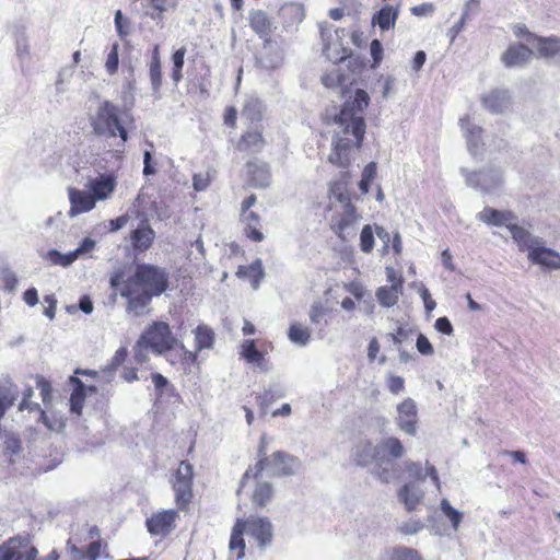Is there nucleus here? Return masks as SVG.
Here are the masks:
<instances>
[{
  "mask_svg": "<svg viewBox=\"0 0 560 560\" xmlns=\"http://www.w3.org/2000/svg\"><path fill=\"white\" fill-rule=\"evenodd\" d=\"M18 398L19 393L16 389L0 384V420L3 418L7 410L14 405Z\"/></svg>",
  "mask_w": 560,
  "mask_h": 560,
  "instance_id": "44",
  "label": "nucleus"
},
{
  "mask_svg": "<svg viewBox=\"0 0 560 560\" xmlns=\"http://www.w3.org/2000/svg\"><path fill=\"white\" fill-rule=\"evenodd\" d=\"M347 176H348V173L342 172L341 178L338 180L331 182L329 185V198L331 200L334 199L342 205H345L346 202H350L349 196H348V188H347L348 184L346 180Z\"/></svg>",
  "mask_w": 560,
  "mask_h": 560,
  "instance_id": "38",
  "label": "nucleus"
},
{
  "mask_svg": "<svg viewBox=\"0 0 560 560\" xmlns=\"http://www.w3.org/2000/svg\"><path fill=\"white\" fill-rule=\"evenodd\" d=\"M43 258L55 266L68 267L72 262L75 261V255L71 254V252L67 254H61L57 249L48 250Z\"/></svg>",
  "mask_w": 560,
  "mask_h": 560,
  "instance_id": "45",
  "label": "nucleus"
},
{
  "mask_svg": "<svg viewBox=\"0 0 560 560\" xmlns=\"http://www.w3.org/2000/svg\"><path fill=\"white\" fill-rule=\"evenodd\" d=\"M210 184V176L208 173H199L195 174L192 178V186L195 190L202 191L205 190Z\"/></svg>",
  "mask_w": 560,
  "mask_h": 560,
  "instance_id": "59",
  "label": "nucleus"
},
{
  "mask_svg": "<svg viewBox=\"0 0 560 560\" xmlns=\"http://www.w3.org/2000/svg\"><path fill=\"white\" fill-rule=\"evenodd\" d=\"M248 172L255 186L266 187L269 185L270 174L265 163H248Z\"/></svg>",
  "mask_w": 560,
  "mask_h": 560,
  "instance_id": "40",
  "label": "nucleus"
},
{
  "mask_svg": "<svg viewBox=\"0 0 560 560\" xmlns=\"http://www.w3.org/2000/svg\"><path fill=\"white\" fill-rule=\"evenodd\" d=\"M150 350V347L147 343L141 342V338L137 341L133 351H135V359L138 363H143L148 360V351Z\"/></svg>",
  "mask_w": 560,
  "mask_h": 560,
  "instance_id": "57",
  "label": "nucleus"
},
{
  "mask_svg": "<svg viewBox=\"0 0 560 560\" xmlns=\"http://www.w3.org/2000/svg\"><path fill=\"white\" fill-rule=\"evenodd\" d=\"M425 470H423L421 464L418 462H405V470L408 472L409 477L417 481H422L427 476H429L435 487L440 490L441 485L435 467L430 465L428 462L425 463Z\"/></svg>",
  "mask_w": 560,
  "mask_h": 560,
  "instance_id": "26",
  "label": "nucleus"
},
{
  "mask_svg": "<svg viewBox=\"0 0 560 560\" xmlns=\"http://www.w3.org/2000/svg\"><path fill=\"white\" fill-rule=\"evenodd\" d=\"M127 354H128V352H127L126 348H124V347L119 348L115 352L114 357L110 360V363L106 366V369L104 371L112 374L118 366H120L125 362Z\"/></svg>",
  "mask_w": 560,
  "mask_h": 560,
  "instance_id": "55",
  "label": "nucleus"
},
{
  "mask_svg": "<svg viewBox=\"0 0 560 560\" xmlns=\"http://www.w3.org/2000/svg\"><path fill=\"white\" fill-rule=\"evenodd\" d=\"M358 214L351 202L342 205V211L334 217L331 228L342 240L355 235Z\"/></svg>",
  "mask_w": 560,
  "mask_h": 560,
  "instance_id": "14",
  "label": "nucleus"
},
{
  "mask_svg": "<svg viewBox=\"0 0 560 560\" xmlns=\"http://www.w3.org/2000/svg\"><path fill=\"white\" fill-rule=\"evenodd\" d=\"M70 200L69 217L73 218L84 212H89L95 207V200L89 190H81L77 188H68Z\"/></svg>",
  "mask_w": 560,
  "mask_h": 560,
  "instance_id": "17",
  "label": "nucleus"
},
{
  "mask_svg": "<svg viewBox=\"0 0 560 560\" xmlns=\"http://www.w3.org/2000/svg\"><path fill=\"white\" fill-rule=\"evenodd\" d=\"M477 219L488 225L493 226H506L510 231L512 238L514 240V228L524 229L521 225L514 223L516 217L512 211L498 210L486 206L480 212L477 213Z\"/></svg>",
  "mask_w": 560,
  "mask_h": 560,
  "instance_id": "13",
  "label": "nucleus"
},
{
  "mask_svg": "<svg viewBox=\"0 0 560 560\" xmlns=\"http://www.w3.org/2000/svg\"><path fill=\"white\" fill-rule=\"evenodd\" d=\"M435 329L444 335H452L453 325L447 317H439L434 324Z\"/></svg>",
  "mask_w": 560,
  "mask_h": 560,
  "instance_id": "62",
  "label": "nucleus"
},
{
  "mask_svg": "<svg viewBox=\"0 0 560 560\" xmlns=\"http://www.w3.org/2000/svg\"><path fill=\"white\" fill-rule=\"evenodd\" d=\"M242 355L252 364L258 366L261 371H268V364L264 354L257 350L255 341L247 339L242 343Z\"/></svg>",
  "mask_w": 560,
  "mask_h": 560,
  "instance_id": "32",
  "label": "nucleus"
},
{
  "mask_svg": "<svg viewBox=\"0 0 560 560\" xmlns=\"http://www.w3.org/2000/svg\"><path fill=\"white\" fill-rule=\"evenodd\" d=\"M19 283L16 275L12 271L3 273V289L8 292H13Z\"/></svg>",
  "mask_w": 560,
  "mask_h": 560,
  "instance_id": "61",
  "label": "nucleus"
},
{
  "mask_svg": "<svg viewBox=\"0 0 560 560\" xmlns=\"http://www.w3.org/2000/svg\"><path fill=\"white\" fill-rule=\"evenodd\" d=\"M127 112L121 109L109 101H104L97 107L95 116L92 118L91 126L93 132L100 137L115 138L119 136L122 143L128 140V131L125 127Z\"/></svg>",
  "mask_w": 560,
  "mask_h": 560,
  "instance_id": "5",
  "label": "nucleus"
},
{
  "mask_svg": "<svg viewBox=\"0 0 560 560\" xmlns=\"http://www.w3.org/2000/svg\"><path fill=\"white\" fill-rule=\"evenodd\" d=\"M151 378L154 384L156 394L161 396L163 394V389L168 385L167 378L160 373H153Z\"/></svg>",
  "mask_w": 560,
  "mask_h": 560,
  "instance_id": "64",
  "label": "nucleus"
},
{
  "mask_svg": "<svg viewBox=\"0 0 560 560\" xmlns=\"http://www.w3.org/2000/svg\"><path fill=\"white\" fill-rule=\"evenodd\" d=\"M236 275L238 278L249 280L253 289L256 290L259 287L260 280L265 276V271L260 259H257L250 265L241 266Z\"/></svg>",
  "mask_w": 560,
  "mask_h": 560,
  "instance_id": "31",
  "label": "nucleus"
},
{
  "mask_svg": "<svg viewBox=\"0 0 560 560\" xmlns=\"http://www.w3.org/2000/svg\"><path fill=\"white\" fill-rule=\"evenodd\" d=\"M441 511L450 520L453 528L457 530L463 518V513L454 509L447 499L441 501Z\"/></svg>",
  "mask_w": 560,
  "mask_h": 560,
  "instance_id": "47",
  "label": "nucleus"
},
{
  "mask_svg": "<svg viewBox=\"0 0 560 560\" xmlns=\"http://www.w3.org/2000/svg\"><path fill=\"white\" fill-rule=\"evenodd\" d=\"M483 107L492 114H502L512 105V96L508 90L494 89L480 97Z\"/></svg>",
  "mask_w": 560,
  "mask_h": 560,
  "instance_id": "16",
  "label": "nucleus"
},
{
  "mask_svg": "<svg viewBox=\"0 0 560 560\" xmlns=\"http://www.w3.org/2000/svg\"><path fill=\"white\" fill-rule=\"evenodd\" d=\"M369 104L370 96L362 89H357L354 95L343 103L339 115L335 118L337 127L334 131V148L328 156L330 163L342 168L349 166L351 150L354 147L359 148L364 138L363 113Z\"/></svg>",
  "mask_w": 560,
  "mask_h": 560,
  "instance_id": "1",
  "label": "nucleus"
},
{
  "mask_svg": "<svg viewBox=\"0 0 560 560\" xmlns=\"http://www.w3.org/2000/svg\"><path fill=\"white\" fill-rule=\"evenodd\" d=\"M155 232L149 224L148 219H142L138 226L131 232L130 241L135 250L144 252L153 243Z\"/></svg>",
  "mask_w": 560,
  "mask_h": 560,
  "instance_id": "20",
  "label": "nucleus"
},
{
  "mask_svg": "<svg viewBox=\"0 0 560 560\" xmlns=\"http://www.w3.org/2000/svg\"><path fill=\"white\" fill-rule=\"evenodd\" d=\"M265 438H261V446L259 450L260 459L254 468H249L245 471L241 483L242 488L250 477L256 478L264 469L268 470L272 476H291L299 468L300 463L298 458L284 452L277 451L270 458L266 457V454L262 453Z\"/></svg>",
  "mask_w": 560,
  "mask_h": 560,
  "instance_id": "6",
  "label": "nucleus"
},
{
  "mask_svg": "<svg viewBox=\"0 0 560 560\" xmlns=\"http://www.w3.org/2000/svg\"><path fill=\"white\" fill-rule=\"evenodd\" d=\"M245 532V523L244 520H237L232 528L231 539H230V549L232 551L238 550L237 559H242L245 556V541L243 538V534Z\"/></svg>",
  "mask_w": 560,
  "mask_h": 560,
  "instance_id": "36",
  "label": "nucleus"
},
{
  "mask_svg": "<svg viewBox=\"0 0 560 560\" xmlns=\"http://www.w3.org/2000/svg\"><path fill=\"white\" fill-rule=\"evenodd\" d=\"M196 350L210 349L213 346L214 332L205 325H199L195 329Z\"/></svg>",
  "mask_w": 560,
  "mask_h": 560,
  "instance_id": "41",
  "label": "nucleus"
},
{
  "mask_svg": "<svg viewBox=\"0 0 560 560\" xmlns=\"http://www.w3.org/2000/svg\"><path fill=\"white\" fill-rule=\"evenodd\" d=\"M116 187V180L112 175H100L91 179L88 184L89 191L95 202L107 199Z\"/></svg>",
  "mask_w": 560,
  "mask_h": 560,
  "instance_id": "21",
  "label": "nucleus"
},
{
  "mask_svg": "<svg viewBox=\"0 0 560 560\" xmlns=\"http://www.w3.org/2000/svg\"><path fill=\"white\" fill-rule=\"evenodd\" d=\"M265 145V140L262 138L261 131L255 127L248 129L240 139L237 143V149L240 151H246L250 153H257L262 150Z\"/></svg>",
  "mask_w": 560,
  "mask_h": 560,
  "instance_id": "28",
  "label": "nucleus"
},
{
  "mask_svg": "<svg viewBox=\"0 0 560 560\" xmlns=\"http://www.w3.org/2000/svg\"><path fill=\"white\" fill-rule=\"evenodd\" d=\"M242 222L244 223V232L248 238L255 242H261L264 234L260 232V219L254 211L241 214Z\"/></svg>",
  "mask_w": 560,
  "mask_h": 560,
  "instance_id": "33",
  "label": "nucleus"
},
{
  "mask_svg": "<svg viewBox=\"0 0 560 560\" xmlns=\"http://www.w3.org/2000/svg\"><path fill=\"white\" fill-rule=\"evenodd\" d=\"M249 25L253 31L259 35L260 38L269 39L268 37L273 31V22L268 14L262 10H253L248 13Z\"/></svg>",
  "mask_w": 560,
  "mask_h": 560,
  "instance_id": "25",
  "label": "nucleus"
},
{
  "mask_svg": "<svg viewBox=\"0 0 560 560\" xmlns=\"http://www.w3.org/2000/svg\"><path fill=\"white\" fill-rule=\"evenodd\" d=\"M398 498L408 511H412L423 498V491L415 482H409L400 488Z\"/></svg>",
  "mask_w": 560,
  "mask_h": 560,
  "instance_id": "30",
  "label": "nucleus"
},
{
  "mask_svg": "<svg viewBox=\"0 0 560 560\" xmlns=\"http://www.w3.org/2000/svg\"><path fill=\"white\" fill-rule=\"evenodd\" d=\"M401 293V283H396L395 285L380 287L375 293V296L383 307H392L397 303Z\"/></svg>",
  "mask_w": 560,
  "mask_h": 560,
  "instance_id": "34",
  "label": "nucleus"
},
{
  "mask_svg": "<svg viewBox=\"0 0 560 560\" xmlns=\"http://www.w3.org/2000/svg\"><path fill=\"white\" fill-rule=\"evenodd\" d=\"M272 497V487L269 482H259L254 491L253 502L264 506Z\"/></svg>",
  "mask_w": 560,
  "mask_h": 560,
  "instance_id": "46",
  "label": "nucleus"
},
{
  "mask_svg": "<svg viewBox=\"0 0 560 560\" xmlns=\"http://www.w3.org/2000/svg\"><path fill=\"white\" fill-rule=\"evenodd\" d=\"M459 172L468 187L482 192H491L503 183L502 171L499 167L488 166L472 172L466 167H460Z\"/></svg>",
  "mask_w": 560,
  "mask_h": 560,
  "instance_id": "8",
  "label": "nucleus"
},
{
  "mask_svg": "<svg viewBox=\"0 0 560 560\" xmlns=\"http://www.w3.org/2000/svg\"><path fill=\"white\" fill-rule=\"evenodd\" d=\"M322 82L326 88H337L345 82V75L340 69L334 68L323 75Z\"/></svg>",
  "mask_w": 560,
  "mask_h": 560,
  "instance_id": "49",
  "label": "nucleus"
},
{
  "mask_svg": "<svg viewBox=\"0 0 560 560\" xmlns=\"http://www.w3.org/2000/svg\"><path fill=\"white\" fill-rule=\"evenodd\" d=\"M536 48L540 57L552 58L560 52V37H538Z\"/></svg>",
  "mask_w": 560,
  "mask_h": 560,
  "instance_id": "37",
  "label": "nucleus"
},
{
  "mask_svg": "<svg viewBox=\"0 0 560 560\" xmlns=\"http://www.w3.org/2000/svg\"><path fill=\"white\" fill-rule=\"evenodd\" d=\"M514 242L521 252H527V259L545 270L560 269V254L546 246L544 238L532 234L526 229H513Z\"/></svg>",
  "mask_w": 560,
  "mask_h": 560,
  "instance_id": "4",
  "label": "nucleus"
},
{
  "mask_svg": "<svg viewBox=\"0 0 560 560\" xmlns=\"http://www.w3.org/2000/svg\"><path fill=\"white\" fill-rule=\"evenodd\" d=\"M396 425L408 435L416 436L418 430V410L413 399H404L396 408Z\"/></svg>",
  "mask_w": 560,
  "mask_h": 560,
  "instance_id": "12",
  "label": "nucleus"
},
{
  "mask_svg": "<svg viewBox=\"0 0 560 560\" xmlns=\"http://www.w3.org/2000/svg\"><path fill=\"white\" fill-rule=\"evenodd\" d=\"M167 289L168 273L165 268L137 264L133 275L125 281L120 295L128 300L129 314L143 316L149 313L153 296H160Z\"/></svg>",
  "mask_w": 560,
  "mask_h": 560,
  "instance_id": "2",
  "label": "nucleus"
},
{
  "mask_svg": "<svg viewBox=\"0 0 560 560\" xmlns=\"http://www.w3.org/2000/svg\"><path fill=\"white\" fill-rule=\"evenodd\" d=\"M13 38L19 61L21 63L27 62L31 59V49L26 27L23 24L14 25Z\"/></svg>",
  "mask_w": 560,
  "mask_h": 560,
  "instance_id": "27",
  "label": "nucleus"
},
{
  "mask_svg": "<svg viewBox=\"0 0 560 560\" xmlns=\"http://www.w3.org/2000/svg\"><path fill=\"white\" fill-rule=\"evenodd\" d=\"M406 448L396 436L381 439L376 443V466L372 474L384 483L396 480L400 476V466L397 459L405 456Z\"/></svg>",
  "mask_w": 560,
  "mask_h": 560,
  "instance_id": "3",
  "label": "nucleus"
},
{
  "mask_svg": "<svg viewBox=\"0 0 560 560\" xmlns=\"http://www.w3.org/2000/svg\"><path fill=\"white\" fill-rule=\"evenodd\" d=\"M387 387L392 394H398L404 389L405 381L401 376L390 375L387 381Z\"/></svg>",
  "mask_w": 560,
  "mask_h": 560,
  "instance_id": "60",
  "label": "nucleus"
},
{
  "mask_svg": "<svg viewBox=\"0 0 560 560\" xmlns=\"http://www.w3.org/2000/svg\"><path fill=\"white\" fill-rule=\"evenodd\" d=\"M398 18V9L392 5H384L378 12L373 15V25H378L382 31H388L395 25Z\"/></svg>",
  "mask_w": 560,
  "mask_h": 560,
  "instance_id": "35",
  "label": "nucleus"
},
{
  "mask_svg": "<svg viewBox=\"0 0 560 560\" xmlns=\"http://www.w3.org/2000/svg\"><path fill=\"white\" fill-rule=\"evenodd\" d=\"M33 396V389L31 387H27L23 393V398L19 405V410H30L33 411L34 409H38L39 405L36 402H33L30 400V398Z\"/></svg>",
  "mask_w": 560,
  "mask_h": 560,
  "instance_id": "56",
  "label": "nucleus"
},
{
  "mask_svg": "<svg viewBox=\"0 0 560 560\" xmlns=\"http://www.w3.org/2000/svg\"><path fill=\"white\" fill-rule=\"evenodd\" d=\"M264 112L265 105L259 97L256 95H248L245 97L241 110L242 118H245L250 122H258L262 119Z\"/></svg>",
  "mask_w": 560,
  "mask_h": 560,
  "instance_id": "29",
  "label": "nucleus"
},
{
  "mask_svg": "<svg viewBox=\"0 0 560 560\" xmlns=\"http://www.w3.org/2000/svg\"><path fill=\"white\" fill-rule=\"evenodd\" d=\"M178 513L175 510H166L153 513L147 520V527L151 535L165 537L174 528Z\"/></svg>",
  "mask_w": 560,
  "mask_h": 560,
  "instance_id": "15",
  "label": "nucleus"
},
{
  "mask_svg": "<svg viewBox=\"0 0 560 560\" xmlns=\"http://www.w3.org/2000/svg\"><path fill=\"white\" fill-rule=\"evenodd\" d=\"M115 27L120 38H125L129 34L130 21L122 15L120 10L115 13Z\"/></svg>",
  "mask_w": 560,
  "mask_h": 560,
  "instance_id": "53",
  "label": "nucleus"
},
{
  "mask_svg": "<svg viewBox=\"0 0 560 560\" xmlns=\"http://www.w3.org/2000/svg\"><path fill=\"white\" fill-rule=\"evenodd\" d=\"M424 527L420 520L410 518L399 525L398 530L405 535H413L420 532Z\"/></svg>",
  "mask_w": 560,
  "mask_h": 560,
  "instance_id": "54",
  "label": "nucleus"
},
{
  "mask_svg": "<svg viewBox=\"0 0 560 560\" xmlns=\"http://www.w3.org/2000/svg\"><path fill=\"white\" fill-rule=\"evenodd\" d=\"M192 466L187 462H182L175 474L173 489L176 503L183 508L191 499Z\"/></svg>",
  "mask_w": 560,
  "mask_h": 560,
  "instance_id": "10",
  "label": "nucleus"
},
{
  "mask_svg": "<svg viewBox=\"0 0 560 560\" xmlns=\"http://www.w3.org/2000/svg\"><path fill=\"white\" fill-rule=\"evenodd\" d=\"M245 523V532L257 541L260 550L266 549L272 542L273 526L267 517L250 516Z\"/></svg>",
  "mask_w": 560,
  "mask_h": 560,
  "instance_id": "11",
  "label": "nucleus"
},
{
  "mask_svg": "<svg viewBox=\"0 0 560 560\" xmlns=\"http://www.w3.org/2000/svg\"><path fill=\"white\" fill-rule=\"evenodd\" d=\"M417 349L418 351L423 354V355H431L433 354L434 350H433V347L431 345V342L429 341V339L420 334L417 338Z\"/></svg>",
  "mask_w": 560,
  "mask_h": 560,
  "instance_id": "58",
  "label": "nucleus"
},
{
  "mask_svg": "<svg viewBox=\"0 0 560 560\" xmlns=\"http://www.w3.org/2000/svg\"><path fill=\"white\" fill-rule=\"evenodd\" d=\"M94 246H95V241L90 237H85L81 242L80 246L77 249L72 250L71 254L75 255V260H77L80 255L89 253L90 250H92L94 248Z\"/></svg>",
  "mask_w": 560,
  "mask_h": 560,
  "instance_id": "63",
  "label": "nucleus"
},
{
  "mask_svg": "<svg viewBox=\"0 0 560 560\" xmlns=\"http://www.w3.org/2000/svg\"><path fill=\"white\" fill-rule=\"evenodd\" d=\"M327 314V308L319 302L314 303L310 310V320L313 325L318 326V335L320 338L325 336V327L327 326V320H324V317Z\"/></svg>",
  "mask_w": 560,
  "mask_h": 560,
  "instance_id": "42",
  "label": "nucleus"
},
{
  "mask_svg": "<svg viewBox=\"0 0 560 560\" xmlns=\"http://www.w3.org/2000/svg\"><path fill=\"white\" fill-rule=\"evenodd\" d=\"M283 51L281 47L270 39H266L259 54L258 62L266 70H275L282 65Z\"/></svg>",
  "mask_w": 560,
  "mask_h": 560,
  "instance_id": "19",
  "label": "nucleus"
},
{
  "mask_svg": "<svg viewBox=\"0 0 560 560\" xmlns=\"http://www.w3.org/2000/svg\"><path fill=\"white\" fill-rule=\"evenodd\" d=\"M118 48H119V46L117 43L113 44L110 51L107 55L105 68L109 74L116 73V71L118 69V65H119Z\"/></svg>",
  "mask_w": 560,
  "mask_h": 560,
  "instance_id": "52",
  "label": "nucleus"
},
{
  "mask_svg": "<svg viewBox=\"0 0 560 560\" xmlns=\"http://www.w3.org/2000/svg\"><path fill=\"white\" fill-rule=\"evenodd\" d=\"M288 337L293 343L304 347L311 340V331L300 323H293L289 328Z\"/></svg>",
  "mask_w": 560,
  "mask_h": 560,
  "instance_id": "43",
  "label": "nucleus"
},
{
  "mask_svg": "<svg viewBox=\"0 0 560 560\" xmlns=\"http://www.w3.org/2000/svg\"><path fill=\"white\" fill-rule=\"evenodd\" d=\"M351 457L358 466H376V444L370 440H360L352 448Z\"/></svg>",
  "mask_w": 560,
  "mask_h": 560,
  "instance_id": "22",
  "label": "nucleus"
},
{
  "mask_svg": "<svg viewBox=\"0 0 560 560\" xmlns=\"http://www.w3.org/2000/svg\"><path fill=\"white\" fill-rule=\"evenodd\" d=\"M140 338L141 342L147 343L155 354H163L172 350L177 343V339L173 336L168 324L164 322L153 323L142 332Z\"/></svg>",
  "mask_w": 560,
  "mask_h": 560,
  "instance_id": "7",
  "label": "nucleus"
},
{
  "mask_svg": "<svg viewBox=\"0 0 560 560\" xmlns=\"http://www.w3.org/2000/svg\"><path fill=\"white\" fill-rule=\"evenodd\" d=\"M459 126L465 135L470 154L474 156L481 154L483 150L481 127L474 125L467 116L459 119Z\"/></svg>",
  "mask_w": 560,
  "mask_h": 560,
  "instance_id": "18",
  "label": "nucleus"
},
{
  "mask_svg": "<svg viewBox=\"0 0 560 560\" xmlns=\"http://www.w3.org/2000/svg\"><path fill=\"white\" fill-rule=\"evenodd\" d=\"M384 560H422L418 550L398 546L387 549L384 553Z\"/></svg>",
  "mask_w": 560,
  "mask_h": 560,
  "instance_id": "39",
  "label": "nucleus"
},
{
  "mask_svg": "<svg viewBox=\"0 0 560 560\" xmlns=\"http://www.w3.org/2000/svg\"><path fill=\"white\" fill-rule=\"evenodd\" d=\"M374 247V235L372 228L365 225L360 234V248L363 253H370Z\"/></svg>",
  "mask_w": 560,
  "mask_h": 560,
  "instance_id": "51",
  "label": "nucleus"
},
{
  "mask_svg": "<svg viewBox=\"0 0 560 560\" xmlns=\"http://www.w3.org/2000/svg\"><path fill=\"white\" fill-rule=\"evenodd\" d=\"M70 383L74 386L73 392L70 396V410L72 413H75L78 416L81 415L82 408L84 405V400L88 393H96L95 386H86L84 383L75 377L70 376Z\"/></svg>",
  "mask_w": 560,
  "mask_h": 560,
  "instance_id": "24",
  "label": "nucleus"
},
{
  "mask_svg": "<svg viewBox=\"0 0 560 560\" xmlns=\"http://www.w3.org/2000/svg\"><path fill=\"white\" fill-rule=\"evenodd\" d=\"M37 549L27 538L14 537L0 547V560H35Z\"/></svg>",
  "mask_w": 560,
  "mask_h": 560,
  "instance_id": "9",
  "label": "nucleus"
},
{
  "mask_svg": "<svg viewBox=\"0 0 560 560\" xmlns=\"http://www.w3.org/2000/svg\"><path fill=\"white\" fill-rule=\"evenodd\" d=\"M150 81L155 97H159L158 94L162 85L161 63L150 62Z\"/></svg>",
  "mask_w": 560,
  "mask_h": 560,
  "instance_id": "50",
  "label": "nucleus"
},
{
  "mask_svg": "<svg viewBox=\"0 0 560 560\" xmlns=\"http://www.w3.org/2000/svg\"><path fill=\"white\" fill-rule=\"evenodd\" d=\"M533 50L523 44L511 45L502 55L501 60L505 67H522L532 57Z\"/></svg>",
  "mask_w": 560,
  "mask_h": 560,
  "instance_id": "23",
  "label": "nucleus"
},
{
  "mask_svg": "<svg viewBox=\"0 0 560 560\" xmlns=\"http://www.w3.org/2000/svg\"><path fill=\"white\" fill-rule=\"evenodd\" d=\"M185 54H186V49L179 48L172 56V60H173L172 79L175 83H177L182 79V69L184 66Z\"/></svg>",
  "mask_w": 560,
  "mask_h": 560,
  "instance_id": "48",
  "label": "nucleus"
}]
</instances>
